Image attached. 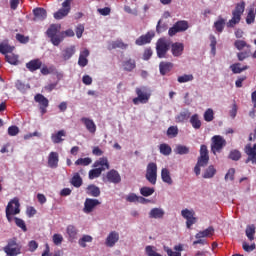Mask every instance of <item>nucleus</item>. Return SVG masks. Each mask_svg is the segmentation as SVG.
Wrapping results in <instances>:
<instances>
[{
	"instance_id": "nucleus-1",
	"label": "nucleus",
	"mask_w": 256,
	"mask_h": 256,
	"mask_svg": "<svg viewBox=\"0 0 256 256\" xmlns=\"http://www.w3.org/2000/svg\"><path fill=\"white\" fill-rule=\"evenodd\" d=\"M46 35L50 38V42L54 47H59L65 37H75L73 29H68L61 32V26L59 24H52L46 31Z\"/></svg>"
},
{
	"instance_id": "nucleus-2",
	"label": "nucleus",
	"mask_w": 256,
	"mask_h": 256,
	"mask_svg": "<svg viewBox=\"0 0 256 256\" xmlns=\"http://www.w3.org/2000/svg\"><path fill=\"white\" fill-rule=\"evenodd\" d=\"M94 169L90 170L88 173L89 179H97L101 177L102 171H107L109 169V160L107 157H102L96 160L93 164Z\"/></svg>"
},
{
	"instance_id": "nucleus-3",
	"label": "nucleus",
	"mask_w": 256,
	"mask_h": 256,
	"mask_svg": "<svg viewBox=\"0 0 256 256\" xmlns=\"http://www.w3.org/2000/svg\"><path fill=\"white\" fill-rule=\"evenodd\" d=\"M207 165H209V149L207 148V145L202 144L200 146V156L194 167L195 175H201V167H207Z\"/></svg>"
},
{
	"instance_id": "nucleus-4",
	"label": "nucleus",
	"mask_w": 256,
	"mask_h": 256,
	"mask_svg": "<svg viewBox=\"0 0 256 256\" xmlns=\"http://www.w3.org/2000/svg\"><path fill=\"white\" fill-rule=\"evenodd\" d=\"M245 13V2H240L236 4L234 10L232 11V18L227 22L228 28H233L235 25L241 23V17Z\"/></svg>"
},
{
	"instance_id": "nucleus-5",
	"label": "nucleus",
	"mask_w": 256,
	"mask_h": 256,
	"mask_svg": "<svg viewBox=\"0 0 256 256\" xmlns=\"http://www.w3.org/2000/svg\"><path fill=\"white\" fill-rule=\"evenodd\" d=\"M21 204L19 203V198H13L8 202L6 206V218L11 223L13 221V215H19L21 213Z\"/></svg>"
},
{
	"instance_id": "nucleus-6",
	"label": "nucleus",
	"mask_w": 256,
	"mask_h": 256,
	"mask_svg": "<svg viewBox=\"0 0 256 256\" xmlns=\"http://www.w3.org/2000/svg\"><path fill=\"white\" fill-rule=\"evenodd\" d=\"M135 93L137 97L133 98L132 103L134 105H145V103H149V99H151V93L147 91V87H138L135 89Z\"/></svg>"
},
{
	"instance_id": "nucleus-7",
	"label": "nucleus",
	"mask_w": 256,
	"mask_h": 256,
	"mask_svg": "<svg viewBox=\"0 0 256 256\" xmlns=\"http://www.w3.org/2000/svg\"><path fill=\"white\" fill-rule=\"evenodd\" d=\"M21 244L17 243V238H11L7 241V245L3 248L7 256L21 255Z\"/></svg>"
},
{
	"instance_id": "nucleus-8",
	"label": "nucleus",
	"mask_w": 256,
	"mask_h": 256,
	"mask_svg": "<svg viewBox=\"0 0 256 256\" xmlns=\"http://www.w3.org/2000/svg\"><path fill=\"white\" fill-rule=\"evenodd\" d=\"M211 153L213 155H217V153H221L223 148L227 145V140L220 135H215L211 138Z\"/></svg>"
},
{
	"instance_id": "nucleus-9",
	"label": "nucleus",
	"mask_w": 256,
	"mask_h": 256,
	"mask_svg": "<svg viewBox=\"0 0 256 256\" xmlns=\"http://www.w3.org/2000/svg\"><path fill=\"white\" fill-rule=\"evenodd\" d=\"M189 29V22L186 20H179L174 25L169 28L168 35L169 37H175L176 33H185Z\"/></svg>"
},
{
	"instance_id": "nucleus-10",
	"label": "nucleus",
	"mask_w": 256,
	"mask_h": 256,
	"mask_svg": "<svg viewBox=\"0 0 256 256\" xmlns=\"http://www.w3.org/2000/svg\"><path fill=\"white\" fill-rule=\"evenodd\" d=\"M145 178L151 185H157V163L150 162L147 165Z\"/></svg>"
},
{
	"instance_id": "nucleus-11",
	"label": "nucleus",
	"mask_w": 256,
	"mask_h": 256,
	"mask_svg": "<svg viewBox=\"0 0 256 256\" xmlns=\"http://www.w3.org/2000/svg\"><path fill=\"white\" fill-rule=\"evenodd\" d=\"M171 45L167 40L160 38L156 43V53L159 59H165Z\"/></svg>"
},
{
	"instance_id": "nucleus-12",
	"label": "nucleus",
	"mask_w": 256,
	"mask_h": 256,
	"mask_svg": "<svg viewBox=\"0 0 256 256\" xmlns=\"http://www.w3.org/2000/svg\"><path fill=\"white\" fill-rule=\"evenodd\" d=\"M244 153L248 156L245 163L256 165V144L253 146H251V144H247L244 148Z\"/></svg>"
},
{
	"instance_id": "nucleus-13",
	"label": "nucleus",
	"mask_w": 256,
	"mask_h": 256,
	"mask_svg": "<svg viewBox=\"0 0 256 256\" xmlns=\"http://www.w3.org/2000/svg\"><path fill=\"white\" fill-rule=\"evenodd\" d=\"M182 217H184L186 221V226L188 229H191V226L197 223V218H195V212L189 209H184L181 211Z\"/></svg>"
},
{
	"instance_id": "nucleus-14",
	"label": "nucleus",
	"mask_w": 256,
	"mask_h": 256,
	"mask_svg": "<svg viewBox=\"0 0 256 256\" xmlns=\"http://www.w3.org/2000/svg\"><path fill=\"white\" fill-rule=\"evenodd\" d=\"M69 13H71V6L69 5V0H65L62 3V8L54 13V19H63L64 17H67Z\"/></svg>"
},
{
	"instance_id": "nucleus-15",
	"label": "nucleus",
	"mask_w": 256,
	"mask_h": 256,
	"mask_svg": "<svg viewBox=\"0 0 256 256\" xmlns=\"http://www.w3.org/2000/svg\"><path fill=\"white\" fill-rule=\"evenodd\" d=\"M153 37H155V32L150 31V32H147L145 35L138 37L136 39L135 43H136V45L141 47L143 45H147V44L151 43V41H153Z\"/></svg>"
},
{
	"instance_id": "nucleus-16",
	"label": "nucleus",
	"mask_w": 256,
	"mask_h": 256,
	"mask_svg": "<svg viewBox=\"0 0 256 256\" xmlns=\"http://www.w3.org/2000/svg\"><path fill=\"white\" fill-rule=\"evenodd\" d=\"M101 201L97 200V199H93V198H86L85 202H84V213H93V210L95 209V207H97V205H100Z\"/></svg>"
},
{
	"instance_id": "nucleus-17",
	"label": "nucleus",
	"mask_w": 256,
	"mask_h": 256,
	"mask_svg": "<svg viewBox=\"0 0 256 256\" xmlns=\"http://www.w3.org/2000/svg\"><path fill=\"white\" fill-rule=\"evenodd\" d=\"M41 67H43V61H41V59L39 58L32 59L26 63V69H28L30 73H35V71H39Z\"/></svg>"
},
{
	"instance_id": "nucleus-18",
	"label": "nucleus",
	"mask_w": 256,
	"mask_h": 256,
	"mask_svg": "<svg viewBox=\"0 0 256 256\" xmlns=\"http://www.w3.org/2000/svg\"><path fill=\"white\" fill-rule=\"evenodd\" d=\"M173 57H181L185 51V45L181 42H174L170 46Z\"/></svg>"
},
{
	"instance_id": "nucleus-19",
	"label": "nucleus",
	"mask_w": 256,
	"mask_h": 256,
	"mask_svg": "<svg viewBox=\"0 0 256 256\" xmlns=\"http://www.w3.org/2000/svg\"><path fill=\"white\" fill-rule=\"evenodd\" d=\"M48 167H50V169H57L59 167V153H57V152L49 153Z\"/></svg>"
},
{
	"instance_id": "nucleus-20",
	"label": "nucleus",
	"mask_w": 256,
	"mask_h": 256,
	"mask_svg": "<svg viewBox=\"0 0 256 256\" xmlns=\"http://www.w3.org/2000/svg\"><path fill=\"white\" fill-rule=\"evenodd\" d=\"M106 179L107 181H109V183H114L115 185H117L121 181V175L117 170L112 169L107 172Z\"/></svg>"
},
{
	"instance_id": "nucleus-21",
	"label": "nucleus",
	"mask_w": 256,
	"mask_h": 256,
	"mask_svg": "<svg viewBox=\"0 0 256 256\" xmlns=\"http://www.w3.org/2000/svg\"><path fill=\"white\" fill-rule=\"evenodd\" d=\"M81 122L85 125V127H86L87 131H89V133H92V134L96 133L97 125L91 118L82 117Z\"/></svg>"
},
{
	"instance_id": "nucleus-22",
	"label": "nucleus",
	"mask_w": 256,
	"mask_h": 256,
	"mask_svg": "<svg viewBox=\"0 0 256 256\" xmlns=\"http://www.w3.org/2000/svg\"><path fill=\"white\" fill-rule=\"evenodd\" d=\"M66 234L68 235V241L73 243L77 239V235H79V230L74 225H68L66 227Z\"/></svg>"
},
{
	"instance_id": "nucleus-23",
	"label": "nucleus",
	"mask_w": 256,
	"mask_h": 256,
	"mask_svg": "<svg viewBox=\"0 0 256 256\" xmlns=\"http://www.w3.org/2000/svg\"><path fill=\"white\" fill-rule=\"evenodd\" d=\"M117 241H119V233L112 231L107 236L105 245L106 247H115V243H117Z\"/></svg>"
},
{
	"instance_id": "nucleus-24",
	"label": "nucleus",
	"mask_w": 256,
	"mask_h": 256,
	"mask_svg": "<svg viewBox=\"0 0 256 256\" xmlns=\"http://www.w3.org/2000/svg\"><path fill=\"white\" fill-rule=\"evenodd\" d=\"M13 51H15V46H11L9 40L0 42V53L2 55H8L9 53H13Z\"/></svg>"
},
{
	"instance_id": "nucleus-25",
	"label": "nucleus",
	"mask_w": 256,
	"mask_h": 256,
	"mask_svg": "<svg viewBox=\"0 0 256 256\" xmlns=\"http://www.w3.org/2000/svg\"><path fill=\"white\" fill-rule=\"evenodd\" d=\"M89 49L85 48L83 51L80 52L79 59H78V65L79 67H87L89 65Z\"/></svg>"
},
{
	"instance_id": "nucleus-26",
	"label": "nucleus",
	"mask_w": 256,
	"mask_h": 256,
	"mask_svg": "<svg viewBox=\"0 0 256 256\" xmlns=\"http://www.w3.org/2000/svg\"><path fill=\"white\" fill-rule=\"evenodd\" d=\"M33 13V21H44V19H47V10L45 8H35Z\"/></svg>"
},
{
	"instance_id": "nucleus-27",
	"label": "nucleus",
	"mask_w": 256,
	"mask_h": 256,
	"mask_svg": "<svg viewBox=\"0 0 256 256\" xmlns=\"http://www.w3.org/2000/svg\"><path fill=\"white\" fill-rule=\"evenodd\" d=\"M189 123L196 131L201 129L203 125V122L201 121V117L199 116V114H193L192 116H190Z\"/></svg>"
},
{
	"instance_id": "nucleus-28",
	"label": "nucleus",
	"mask_w": 256,
	"mask_h": 256,
	"mask_svg": "<svg viewBox=\"0 0 256 256\" xmlns=\"http://www.w3.org/2000/svg\"><path fill=\"white\" fill-rule=\"evenodd\" d=\"M122 67L124 71L131 73V71H133L137 67V62L135 61V59L129 58L122 62Z\"/></svg>"
},
{
	"instance_id": "nucleus-29",
	"label": "nucleus",
	"mask_w": 256,
	"mask_h": 256,
	"mask_svg": "<svg viewBox=\"0 0 256 256\" xmlns=\"http://www.w3.org/2000/svg\"><path fill=\"white\" fill-rule=\"evenodd\" d=\"M63 137H67V132H65V130H59L57 133L51 135L52 143H63V141H65Z\"/></svg>"
},
{
	"instance_id": "nucleus-30",
	"label": "nucleus",
	"mask_w": 256,
	"mask_h": 256,
	"mask_svg": "<svg viewBox=\"0 0 256 256\" xmlns=\"http://www.w3.org/2000/svg\"><path fill=\"white\" fill-rule=\"evenodd\" d=\"M161 179L163 183L167 185H173V178H171V172L167 168H162L161 170Z\"/></svg>"
},
{
	"instance_id": "nucleus-31",
	"label": "nucleus",
	"mask_w": 256,
	"mask_h": 256,
	"mask_svg": "<svg viewBox=\"0 0 256 256\" xmlns=\"http://www.w3.org/2000/svg\"><path fill=\"white\" fill-rule=\"evenodd\" d=\"M213 235H215V228L210 226L207 229L198 232L195 237L196 239H203V237H213Z\"/></svg>"
},
{
	"instance_id": "nucleus-32",
	"label": "nucleus",
	"mask_w": 256,
	"mask_h": 256,
	"mask_svg": "<svg viewBox=\"0 0 256 256\" xmlns=\"http://www.w3.org/2000/svg\"><path fill=\"white\" fill-rule=\"evenodd\" d=\"M215 175H217V169H215V166L209 165L205 169L202 177H203V179H213L215 177Z\"/></svg>"
},
{
	"instance_id": "nucleus-33",
	"label": "nucleus",
	"mask_w": 256,
	"mask_h": 256,
	"mask_svg": "<svg viewBox=\"0 0 256 256\" xmlns=\"http://www.w3.org/2000/svg\"><path fill=\"white\" fill-rule=\"evenodd\" d=\"M172 69L173 63L171 62H160L159 64L160 75H167Z\"/></svg>"
},
{
	"instance_id": "nucleus-34",
	"label": "nucleus",
	"mask_w": 256,
	"mask_h": 256,
	"mask_svg": "<svg viewBox=\"0 0 256 256\" xmlns=\"http://www.w3.org/2000/svg\"><path fill=\"white\" fill-rule=\"evenodd\" d=\"M174 250L173 251L171 248L169 247H164V251H166L168 256H181V251H183V246L181 244L174 246Z\"/></svg>"
},
{
	"instance_id": "nucleus-35",
	"label": "nucleus",
	"mask_w": 256,
	"mask_h": 256,
	"mask_svg": "<svg viewBox=\"0 0 256 256\" xmlns=\"http://www.w3.org/2000/svg\"><path fill=\"white\" fill-rule=\"evenodd\" d=\"M164 216H165V211L161 208H153L149 212L150 219H163Z\"/></svg>"
},
{
	"instance_id": "nucleus-36",
	"label": "nucleus",
	"mask_w": 256,
	"mask_h": 256,
	"mask_svg": "<svg viewBox=\"0 0 256 256\" xmlns=\"http://www.w3.org/2000/svg\"><path fill=\"white\" fill-rule=\"evenodd\" d=\"M86 193L87 195H90V197H99V195H101V190L99 187L92 184L86 188Z\"/></svg>"
},
{
	"instance_id": "nucleus-37",
	"label": "nucleus",
	"mask_w": 256,
	"mask_h": 256,
	"mask_svg": "<svg viewBox=\"0 0 256 256\" xmlns=\"http://www.w3.org/2000/svg\"><path fill=\"white\" fill-rule=\"evenodd\" d=\"M5 61L10 65H19V55L13 54V52L5 55Z\"/></svg>"
},
{
	"instance_id": "nucleus-38",
	"label": "nucleus",
	"mask_w": 256,
	"mask_h": 256,
	"mask_svg": "<svg viewBox=\"0 0 256 256\" xmlns=\"http://www.w3.org/2000/svg\"><path fill=\"white\" fill-rule=\"evenodd\" d=\"M75 51V46L66 47L62 51V58L64 59V61H69V59H71Z\"/></svg>"
},
{
	"instance_id": "nucleus-39",
	"label": "nucleus",
	"mask_w": 256,
	"mask_h": 256,
	"mask_svg": "<svg viewBox=\"0 0 256 256\" xmlns=\"http://www.w3.org/2000/svg\"><path fill=\"white\" fill-rule=\"evenodd\" d=\"M245 233H246V237L248 238V240L255 241V233H256L255 225H253V224L247 225Z\"/></svg>"
},
{
	"instance_id": "nucleus-40",
	"label": "nucleus",
	"mask_w": 256,
	"mask_h": 256,
	"mask_svg": "<svg viewBox=\"0 0 256 256\" xmlns=\"http://www.w3.org/2000/svg\"><path fill=\"white\" fill-rule=\"evenodd\" d=\"M128 47L129 45L125 44L123 40H116L109 45L108 49H127Z\"/></svg>"
},
{
	"instance_id": "nucleus-41",
	"label": "nucleus",
	"mask_w": 256,
	"mask_h": 256,
	"mask_svg": "<svg viewBox=\"0 0 256 256\" xmlns=\"http://www.w3.org/2000/svg\"><path fill=\"white\" fill-rule=\"evenodd\" d=\"M34 100L39 103L40 107H49V100L43 94H36Z\"/></svg>"
},
{
	"instance_id": "nucleus-42",
	"label": "nucleus",
	"mask_w": 256,
	"mask_h": 256,
	"mask_svg": "<svg viewBox=\"0 0 256 256\" xmlns=\"http://www.w3.org/2000/svg\"><path fill=\"white\" fill-rule=\"evenodd\" d=\"M40 73L41 75H44V76L53 75V73H55V66L54 65L47 66L45 64H42L40 68Z\"/></svg>"
},
{
	"instance_id": "nucleus-43",
	"label": "nucleus",
	"mask_w": 256,
	"mask_h": 256,
	"mask_svg": "<svg viewBox=\"0 0 256 256\" xmlns=\"http://www.w3.org/2000/svg\"><path fill=\"white\" fill-rule=\"evenodd\" d=\"M225 22L226 20L221 16H219L218 20L214 22V28L218 33H223V29H225Z\"/></svg>"
},
{
	"instance_id": "nucleus-44",
	"label": "nucleus",
	"mask_w": 256,
	"mask_h": 256,
	"mask_svg": "<svg viewBox=\"0 0 256 256\" xmlns=\"http://www.w3.org/2000/svg\"><path fill=\"white\" fill-rule=\"evenodd\" d=\"M230 69L235 75H237L239 73H243V71H247L249 66H244L241 68V63H235L230 66Z\"/></svg>"
},
{
	"instance_id": "nucleus-45",
	"label": "nucleus",
	"mask_w": 256,
	"mask_h": 256,
	"mask_svg": "<svg viewBox=\"0 0 256 256\" xmlns=\"http://www.w3.org/2000/svg\"><path fill=\"white\" fill-rule=\"evenodd\" d=\"M190 118H191V112L184 111L178 114V116L176 117V121L177 123H185V121H187Z\"/></svg>"
},
{
	"instance_id": "nucleus-46",
	"label": "nucleus",
	"mask_w": 256,
	"mask_h": 256,
	"mask_svg": "<svg viewBox=\"0 0 256 256\" xmlns=\"http://www.w3.org/2000/svg\"><path fill=\"white\" fill-rule=\"evenodd\" d=\"M70 183H71V185H73V187L79 188V187H81V185H83V178H81L79 173H75L74 176L72 177Z\"/></svg>"
},
{
	"instance_id": "nucleus-47",
	"label": "nucleus",
	"mask_w": 256,
	"mask_h": 256,
	"mask_svg": "<svg viewBox=\"0 0 256 256\" xmlns=\"http://www.w3.org/2000/svg\"><path fill=\"white\" fill-rule=\"evenodd\" d=\"M204 121H206V123H211V121H213V119H215V112L213 111V109L208 108L205 112H204Z\"/></svg>"
},
{
	"instance_id": "nucleus-48",
	"label": "nucleus",
	"mask_w": 256,
	"mask_h": 256,
	"mask_svg": "<svg viewBox=\"0 0 256 256\" xmlns=\"http://www.w3.org/2000/svg\"><path fill=\"white\" fill-rule=\"evenodd\" d=\"M153 193H155V188H151L147 186L140 188V195H142L143 197H151Z\"/></svg>"
},
{
	"instance_id": "nucleus-49",
	"label": "nucleus",
	"mask_w": 256,
	"mask_h": 256,
	"mask_svg": "<svg viewBox=\"0 0 256 256\" xmlns=\"http://www.w3.org/2000/svg\"><path fill=\"white\" fill-rule=\"evenodd\" d=\"M241 157H242L241 151L237 149L231 150L228 155V159H231V161H239Z\"/></svg>"
},
{
	"instance_id": "nucleus-50",
	"label": "nucleus",
	"mask_w": 256,
	"mask_h": 256,
	"mask_svg": "<svg viewBox=\"0 0 256 256\" xmlns=\"http://www.w3.org/2000/svg\"><path fill=\"white\" fill-rule=\"evenodd\" d=\"M159 150H160L161 155H165V156L171 155V153L173 151L171 149V146H169L166 143L160 144Z\"/></svg>"
},
{
	"instance_id": "nucleus-51",
	"label": "nucleus",
	"mask_w": 256,
	"mask_h": 256,
	"mask_svg": "<svg viewBox=\"0 0 256 256\" xmlns=\"http://www.w3.org/2000/svg\"><path fill=\"white\" fill-rule=\"evenodd\" d=\"M177 155H189V147L185 145H177L175 149Z\"/></svg>"
},
{
	"instance_id": "nucleus-52",
	"label": "nucleus",
	"mask_w": 256,
	"mask_h": 256,
	"mask_svg": "<svg viewBox=\"0 0 256 256\" xmlns=\"http://www.w3.org/2000/svg\"><path fill=\"white\" fill-rule=\"evenodd\" d=\"M179 135V128L177 126H170L167 129V136L170 137V139H173Z\"/></svg>"
},
{
	"instance_id": "nucleus-53",
	"label": "nucleus",
	"mask_w": 256,
	"mask_h": 256,
	"mask_svg": "<svg viewBox=\"0 0 256 256\" xmlns=\"http://www.w3.org/2000/svg\"><path fill=\"white\" fill-rule=\"evenodd\" d=\"M91 163H93V160L89 157L79 158L75 161V165H82L83 167H87V165H91Z\"/></svg>"
},
{
	"instance_id": "nucleus-54",
	"label": "nucleus",
	"mask_w": 256,
	"mask_h": 256,
	"mask_svg": "<svg viewBox=\"0 0 256 256\" xmlns=\"http://www.w3.org/2000/svg\"><path fill=\"white\" fill-rule=\"evenodd\" d=\"M246 23L247 25L255 23V10L253 8L248 11L246 16Z\"/></svg>"
},
{
	"instance_id": "nucleus-55",
	"label": "nucleus",
	"mask_w": 256,
	"mask_h": 256,
	"mask_svg": "<svg viewBox=\"0 0 256 256\" xmlns=\"http://www.w3.org/2000/svg\"><path fill=\"white\" fill-rule=\"evenodd\" d=\"M193 79V74H184L182 76H179L177 81L178 83H189V81H193Z\"/></svg>"
},
{
	"instance_id": "nucleus-56",
	"label": "nucleus",
	"mask_w": 256,
	"mask_h": 256,
	"mask_svg": "<svg viewBox=\"0 0 256 256\" xmlns=\"http://www.w3.org/2000/svg\"><path fill=\"white\" fill-rule=\"evenodd\" d=\"M93 241V237L90 235H84L80 240H79V245L80 247H87L86 243H91Z\"/></svg>"
},
{
	"instance_id": "nucleus-57",
	"label": "nucleus",
	"mask_w": 256,
	"mask_h": 256,
	"mask_svg": "<svg viewBox=\"0 0 256 256\" xmlns=\"http://www.w3.org/2000/svg\"><path fill=\"white\" fill-rule=\"evenodd\" d=\"M14 221H15L17 227H19L20 229H22V231H24V233H26L27 225L25 224V221L21 218H18V217H15Z\"/></svg>"
},
{
	"instance_id": "nucleus-58",
	"label": "nucleus",
	"mask_w": 256,
	"mask_h": 256,
	"mask_svg": "<svg viewBox=\"0 0 256 256\" xmlns=\"http://www.w3.org/2000/svg\"><path fill=\"white\" fill-rule=\"evenodd\" d=\"M234 47H236V49H238V51H243V49H245V47H250V46L244 40H236L234 43Z\"/></svg>"
},
{
	"instance_id": "nucleus-59",
	"label": "nucleus",
	"mask_w": 256,
	"mask_h": 256,
	"mask_svg": "<svg viewBox=\"0 0 256 256\" xmlns=\"http://www.w3.org/2000/svg\"><path fill=\"white\" fill-rule=\"evenodd\" d=\"M15 87L16 89H18V91H21L22 93H25L26 89H29V85H26L21 80L16 81Z\"/></svg>"
},
{
	"instance_id": "nucleus-60",
	"label": "nucleus",
	"mask_w": 256,
	"mask_h": 256,
	"mask_svg": "<svg viewBox=\"0 0 256 256\" xmlns=\"http://www.w3.org/2000/svg\"><path fill=\"white\" fill-rule=\"evenodd\" d=\"M225 181H235V168H230L224 177Z\"/></svg>"
},
{
	"instance_id": "nucleus-61",
	"label": "nucleus",
	"mask_w": 256,
	"mask_h": 256,
	"mask_svg": "<svg viewBox=\"0 0 256 256\" xmlns=\"http://www.w3.org/2000/svg\"><path fill=\"white\" fill-rule=\"evenodd\" d=\"M145 251L147 256H162L161 254L155 251L154 246H146Z\"/></svg>"
},
{
	"instance_id": "nucleus-62",
	"label": "nucleus",
	"mask_w": 256,
	"mask_h": 256,
	"mask_svg": "<svg viewBox=\"0 0 256 256\" xmlns=\"http://www.w3.org/2000/svg\"><path fill=\"white\" fill-rule=\"evenodd\" d=\"M16 40L19 42V43H22L23 45H26V43L29 41V36H25L23 34H16Z\"/></svg>"
},
{
	"instance_id": "nucleus-63",
	"label": "nucleus",
	"mask_w": 256,
	"mask_h": 256,
	"mask_svg": "<svg viewBox=\"0 0 256 256\" xmlns=\"http://www.w3.org/2000/svg\"><path fill=\"white\" fill-rule=\"evenodd\" d=\"M52 241H53L54 245H61V243H63V235L54 234L52 236Z\"/></svg>"
},
{
	"instance_id": "nucleus-64",
	"label": "nucleus",
	"mask_w": 256,
	"mask_h": 256,
	"mask_svg": "<svg viewBox=\"0 0 256 256\" xmlns=\"http://www.w3.org/2000/svg\"><path fill=\"white\" fill-rule=\"evenodd\" d=\"M164 31H167V24H163L161 23V20H159L156 26V32L164 33Z\"/></svg>"
}]
</instances>
